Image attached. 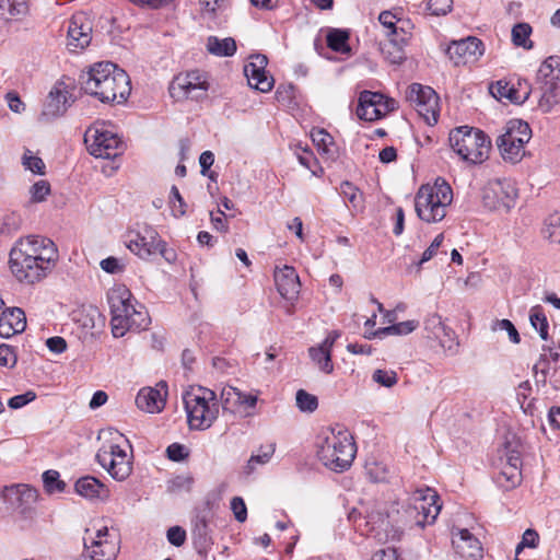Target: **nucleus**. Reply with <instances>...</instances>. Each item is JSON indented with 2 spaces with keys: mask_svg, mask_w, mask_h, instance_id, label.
Here are the masks:
<instances>
[{
  "mask_svg": "<svg viewBox=\"0 0 560 560\" xmlns=\"http://www.w3.org/2000/svg\"><path fill=\"white\" fill-rule=\"evenodd\" d=\"M439 494L425 487L415 490L401 503H395L389 510L374 506L365 516L368 534L377 541L386 542L398 539L404 527H420L432 525L441 512Z\"/></svg>",
  "mask_w": 560,
  "mask_h": 560,
  "instance_id": "f257e3e1",
  "label": "nucleus"
},
{
  "mask_svg": "<svg viewBox=\"0 0 560 560\" xmlns=\"http://www.w3.org/2000/svg\"><path fill=\"white\" fill-rule=\"evenodd\" d=\"M58 249L55 243L40 235L20 237L9 254V266L15 279L34 284L45 279L56 267Z\"/></svg>",
  "mask_w": 560,
  "mask_h": 560,
  "instance_id": "f03ea898",
  "label": "nucleus"
},
{
  "mask_svg": "<svg viewBox=\"0 0 560 560\" xmlns=\"http://www.w3.org/2000/svg\"><path fill=\"white\" fill-rule=\"evenodd\" d=\"M82 90L103 103L125 102L130 94V79L115 63L97 62L82 75Z\"/></svg>",
  "mask_w": 560,
  "mask_h": 560,
  "instance_id": "7ed1b4c3",
  "label": "nucleus"
},
{
  "mask_svg": "<svg viewBox=\"0 0 560 560\" xmlns=\"http://www.w3.org/2000/svg\"><path fill=\"white\" fill-rule=\"evenodd\" d=\"M110 310L112 332L115 338L124 337L129 330H142L150 324L145 307L138 303L124 284H115L107 292Z\"/></svg>",
  "mask_w": 560,
  "mask_h": 560,
  "instance_id": "20e7f679",
  "label": "nucleus"
},
{
  "mask_svg": "<svg viewBox=\"0 0 560 560\" xmlns=\"http://www.w3.org/2000/svg\"><path fill=\"white\" fill-rule=\"evenodd\" d=\"M316 447L319 462L332 471L347 470L357 454L352 435L341 428L324 430L318 435Z\"/></svg>",
  "mask_w": 560,
  "mask_h": 560,
  "instance_id": "39448f33",
  "label": "nucleus"
},
{
  "mask_svg": "<svg viewBox=\"0 0 560 560\" xmlns=\"http://www.w3.org/2000/svg\"><path fill=\"white\" fill-rule=\"evenodd\" d=\"M182 398L190 430H208L219 418L220 404L214 390L203 386H190L183 393Z\"/></svg>",
  "mask_w": 560,
  "mask_h": 560,
  "instance_id": "423d86ee",
  "label": "nucleus"
},
{
  "mask_svg": "<svg viewBox=\"0 0 560 560\" xmlns=\"http://www.w3.org/2000/svg\"><path fill=\"white\" fill-rule=\"evenodd\" d=\"M107 434L96 453V460L115 480H126L132 472L131 445L118 431Z\"/></svg>",
  "mask_w": 560,
  "mask_h": 560,
  "instance_id": "0eeeda50",
  "label": "nucleus"
},
{
  "mask_svg": "<svg viewBox=\"0 0 560 560\" xmlns=\"http://www.w3.org/2000/svg\"><path fill=\"white\" fill-rule=\"evenodd\" d=\"M453 200V190L443 179L422 185L415 196V209L420 220L427 223L442 221Z\"/></svg>",
  "mask_w": 560,
  "mask_h": 560,
  "instance_id": "6e6552de",
  "label": "nucleus"
},
{
  "mask_svg": "<svg viewBox=\"0 0 560 560\" xmlns=\"http://www.w3.org/2000/svg\"><path fill=\"white\" fill-rule=\"evenodd\" d=\"M450 144L453 151L469 164H481L489 158L491 141L481 130L460 126L450 132Z\"/></svg>",
  "mask_w": 560,
  "mask_h": 560,
  "instance_id": "1a4fd4ad",
  "label": "nucleus"
},
{
  "mask_svg": "<svg viewBox=\"0 0 560 560\" xmlns=\"http://www.w3.org/2000/svg\"><path fill=\"white\" fill-rule=\"evenodd\" d=\"M89 153L100 159H115L122 154L125 144L106 121H96L84 133Z\"/></svg>",
  "mask_w": 560,
  "mask_h": 560,
  "instance_id": "9d476101",
  "label": "nucleus"
},
{
  "mask_svg": "<svg viewBox=\"0 0 560 560\" xmlns=\"http://www.w3.org/2000/svg\"><path fill=\"white\" fill-rule=\"evenodd\" d=\"M532 138L529 125L520 119H512L505 126V131L497 139V145L504 161L520 162L525 154V144Z\"/></svg>",
  "mask_w": 560,
  "mask_h": 560,
  "instance_id": "9b49d317",
  "label": "nucleus"
},
{
  "mask_svg": "<svg viewBox=\"0 0 560 560\" xmlns=\"http://www.w3.org/2000/svg\"><path fill=\"white\" fill-rule=\"evenodd\" d=\"M85 534L84 546L91 560L116 559L120 549V541L114 529L101 526L93 529L88 528Z\"/></svg>",
  "mask_w": 560,
  "mask_h": 560,
  "instance_id": "f8f14e48",
  "label": "nucleus"
},
{
  "mask_svg": "<svg viewBox=\"0 0 560 560\" xmlns=\"http://www.w3.org/2000/svg\"><path fill=\"white\" fill-rule=\"evenodd\" d=\"M517 188L510 178L489 180L482 191L483 206L498 212H509L516 202Z\"/></svg>",
  "mask_w": 560,
  "mask_h": 560,
  "instance_id": "ddd939ff",
  "label": "nucleus"
},
{
  "mask_svg": "<svg viewBox=\"0 0 560 560\" xmlns=\"http://www.w3.org/2000/svg\"><path fill=\"white\" fill-rule=\"evenodd\" d=\"M75 81L70 77H62L51 88L42 110L47 120L62 116L75 100Z\"/></svg>",
  "mask_w": 560,
  "mask_h": 560,
  "instance_id": "4468645a",
  "label": "nucleus"
},
{
  "mask_svg": "<svg viewBox=\"0 0 560 560\" xmlns=\"http://www.w3.org/2000/svg\"><path fill=\"white\" fill-rule=\"evenodd\" d=\"M207 75L198 70L177 74L170 85V94L175 101H199L207 96Z\"/></svg>",
  "mask_w": 560,
  "mask_h": 560,
  "instance_id": "2eb2a0df",
  "label": "nucleus"
},
{
  "mask_svg": "<svg viewBox=\"0 0 560 560\" xmlns=\"http://www.w3.org/2000/svg\"><path fill=\"white\" fill-rule=\"evenodd\" d=\"M406 100L428 125L438 122L439 96L432 88L412 83L407 89Z\"/></svg>",
  "mask_w": 560,
  "mask_h": 560,
  "instance_id": "dca6fc26",
  "label": "nucleus"
},
{
  "mask_svg": "<svg viewBox=\"0 0 560 560\" xmlns=\"http://www.w3.org/2000/svg\"><path fill=\"white\" fill-rule=\"evenodd\" d=\"M126 246L141 259H148L158 254L159 246H162V238L153 226L141 224L127 233Z\"/></svg>",
  "mask_w": 560,
  "mask_h": 560,
  "instance_id": "f3484780",
  "label": "nucleus"
},
{
  "mask_svg": "<svg viewBox=\"0 0 560 560\" xmlns=\"http://www.w3.org/2000/svg\"><path fill=\"white\" fill-rule=\"evenodd\" d=\"M396 108V102L382 93L363 91L359 97L357 115L360 119L374 121L383 118Z\"/></svg>",
  "mask_w": 560,
  "mask_h": 560,
  "instance_id": "a211bd4d",
  "label": "nucleus"
},
{
  "mask_svg": "<svg viewBox=\"0 0 560 560\" xmlns=\"http://www.w3.org/2000/svg\"><path fill=\"white\" fill-rule=\"evenodd\" d=\"M92 21L83 12L71 16L67 26V46L71 51H80L88 47L92 39Z\"/></svg>",
  "mask_w": 560,
  "mask_h": 560,
  "instance_id": "6ab92c4d",
  "label": "nucleus"
},
{
  "mask_svg": "<svg viewBox=\"0 0 560 560\" xmlns=\"http://www.w3.org/2000/svg\"><path fill=\"white\" fill-rule=\"evenodd\" d=\"M268 59L264 55H254L244 66V74L248 85L261 93H267L273 88V78L268 74L266 67Z\"/></svg>",
  "mask_w": 560,
  "mask_h": 560,
  "instance_id": "aec40b11",
  "label": "nucleus"
},
{
  "mask_svg": "<svg viewBox=\"0 0 560 560\" xmlns=\"http://www.w3.org/2000/svg\"><path fill=\"white\" fill-rule=\"evenodd\" d=\"M37 499L36 489L28 485H12L4 487L0 491V510H14L26 508L33 504Z\"/></svg>",
  "mask_w": 560,
  "mask_h": 560,
  "instance_id": "412c9836",
  "label": "nucleus"
},
{
  "mask_svg": "<svg viewBox=\"0 0 560 560\" xmlns=\"http://www.w3.org/2000/svg\"><path fill=\"white\" fill-rule=\"evenodd\" d=\"M483 52V43L472 36L454 42L447 48V55L456 66L476 62Z\"/></svg>",
  "mask_w": 560,
  "mask_h": 560,
  "instance_id": "4be33fe9",
  "label": "nucleus"
},
{
  "mask_svg": "<svg viewBox=\"0 0 560 560\" xmlns=\"http://www.w3.org/2000/svg\"><path fill=\"white\" fill-rule=\"evenodd\" d=\"M532 93V85L526 79L516 78L510 81H498L494 95L514 104H523Z\"/></svg>",
  "mask_w": 560,
  "mask_h": 560,
  "instance_id": "5701e85b",
  "label": "nucleus"
},
{
  "mask_svg": "<svg viewBox=\"0 0 560 560\" xmlns=\"http://www.w3.org/2000/svg\"><path fill=\"white\" fill-rule=\"evenodd\" d=\"M166 385L160 383L156 387H145L139 390L136 397L137 407L149 413L161 412L166 402Z\"/></svg>",
  "mask_w": 560,
  "mask_h": 560,
  "instance_id": "b1692460",
  "label": "nucleus"
},
{
  "mask_svg": "<svg viewBox=\"0 0 560 560\" xmlns=\"http://www.w3.org/2000/svg\"><path fill=\"white\" fill-rule=\"evenodd\" d=\"M275 282L278 292L288 301H294L300 293V278L295 269L284 265L275 270Z\"/></svg>",
  "mask_w": 560,
  "mask_h": 560,
  "instance_id": "393cba45",
  "label": "nucleus"
},
{
  "mask_svg": "<svg viewBox=\"0 0 560 560\" xmlns=\"http://www.w3.org/2000/svg\"><path fill=\"white\" fill-rule=\"evenodd\" d=\"M452 545L456 552L463 558L478 559L482 556L480 541L468 529H453Z\"/></svg>",
  "mask_w": 560,
  "mask_h": 560,
  "instance_id": "a878e982",
  "label": "nucleus"
},
{
  "mask_svg": "<svg viewBox=\"0 0 560 560\" xmlns=\"http://www.w3.org/2000/svg\"><path fill=\"white\" fill-rule=\"evenodd\" d=\"M26 327L25 314L21 308H5L0 312V336L10 338Z\"/></svg>",
  "mask_w": 560,
  "mask_h": 560,
  "instance_id": "bb28decb",
  "label": "nucleus"
},
{
  "mask_svg": "<svg viewBox=\"0 0 560 560\" xmlns=\"http://www.w3.org/2000/svg\"><path fill=\"white\" fill-rule=\"evenodd\" d=\"M409 38L410 33L405 27H400L398 36L387 37L382 51L390 63L399 65L406 59L405 47Z\"/></svg>",
  "mask_w": 560,
  "mask_h": 560,
  "instance_id": "cd10ccee",
  "label": "nucleus"
},
{
  "mask_svg": "<svg viewBox=\"0 0 560 560\" xmlns=\"http://www.w3.org/2000/svg\"><path fill=\"white\" fill-rule=\"evenodd\" d=\"M537 81L547 89L560 88V57L550 56L540 65Z\"/></svg>",
  "mask_w": 560,
  "mask_h": 560,
  "instance_id": "c85d7f7f",
  "label": "nucleus"
},
{
  "mask_svg": "<svg viewBox=\"0 0 560 560\" xmlns=\"http://www.w3.org/2000/svg\"><path fill=\"white\" fill-rule=\"evenodd\" d=\"M75 491L86 499H106L108 498V489L96 478L85 476L75 482Z\"/></svg>",
  "mask_w": 560,
  "mask_h": 560,
  "instance_id": "c756f323",
  "label": "nucleus"
},
{
  "mask_svg": "<svg viewBox=\"0 0 560 560\" xmlns=\"http://www.w3.org/2000/svg\"><path fill=\"white\" fill-rule=\"evenodd\" d=\"M311 138L319 154L328 160H335L338 149L330 133L323 128H314L311 131Z\"/></svg>",
  "mask_w": 560,
  "mask_h": 560,
  "instance_id": "7c9ffc66",
  "label": "nucleus"
},
{
  "mask_svg": "<svg viewBox=\"0 0 560 560\" xmlns=\"http://www.w3.org/2000/svg\"><path fill=\"white\" fill-rule=\"evenodd\" d=\"M520 464V458L515 457L514 464H505L501 471L497 475L495 481L502 489L511 490L521 483L522 474Z\"/></svg>",
  "mask_w": 560,
  "mask_h": 560,
  "instance_id": "2f4dec72",
  "label": "nucleus"
},
{
  "mask_svg": "<svg viewBox=\"0 0 560 560\" xmlns=\"http://www.w3.org/2000/svg\"><path fill=\"white\" fill-rule=\"evenodd\" d=\"M427 328L432 329L434 336L440 340L443 348L451 350L455 342V332L444 325L439 315H433L427 320Z\"/></svg>",
  "mask_w": 560,
  "mask_h": 560,
  "instance_id": "473e14b6",
  "label": "nucleus"
},
{
  "mask_svg": "<svg viewBox=\"0 0 560 560\" xmlns=\"http://www.w3.org/2000/svg\"><path fill=\"white\" fill-rule=\"evenodd\" d=\"M419 326V322L415 319L405 320L395 325H390L387 327L378 328L370 332L366 337L371 338H383L389 335H408L416 330Z\"/></svg>",
  "mask_w": 560,
  "mask_h": 560,
  "instance_id": "72a5a7b5",
  "label": "nucleus"
},
{
  "mask_svg": "<svg viewBox=\"0 0 560 560\" xmlns=\"http://www.w3.org/2000/svg\"><path fill=\"white\" fill-rule=\"evenodd\" d=\"M308 353L312 361L318 366L320 371L326 374H330L334 371L331 349L320 343L317 347L310 348Z\"/></svg>",
  "mask_w": 560,
  "mask_h": 560,
  "instance_id": "f704fd0d",
  "label": "nucleus"
},
{
  "mask_svg": "<svg viewBox=\"0 0 560 560\" xmlns=\"http://www.w3.org/2000/svg\"><path fill=\"white\" fill-rule=\"evenodd\" d=\"M339 194L345 201L355 211L360 212L364 208L363 194L350 182H342L339 186Z\"/></svg>",
  "mask_w": 560,
  "mask_h": 560,
  "instance_id": "c9c22d12",
  "label": "nucleus"
},
{
  "mask_svg": "<svg viewBox=\"0 0 560 560\" xmlns=\"http://www.w3.org/2000/svg\"><path fill=\"white\" fill-rule=\"evenodd\" d=\"M207 49L215 56H233L236 51V44L231 37L220 39L215 36H210L207 42Z\"/></svg>",
  "mask_w": 560,
  "mask_h": 560,
  "instance_id": "e433bc0d",
  "label": "nucleus"
},
{
  "mask_svg": "<svg viewBox=\"0 0 560 560\" xmlns=\"http://www.w3.org/2000/svg\"><path fill=\"white\" fill-rule=\"evenodd\" d=\"M328 47L340 54H347L350 51L349 46V32L340 28H331L328 31L326 36Z\"/></svg>",
  "mask_w": 560,
  "mask_h": 560,
  "instance_id": "4c0bfd02",
  "label": "nucleus"
},
{
  "mask_svg": "<svg viewBox=\"0 0 560 560\" xmlns=\"http://www.w3.org/2000/svg\"><path fill=\"white\" fill-rule=\"evenodd\" d=\"M27 0H0V18L11 20L27 13Z\"/></svg>",
  "mask_w": 560,
  "mask_h": 560,
  "instance_id": "58836bf2",
  "label": "nucleus"
},
{
  "mask_svg": "<svg viewBox=\"0 0 560 560\" xmlns=\"http://www.w3.org/2000/svg\"><path fill=\"white\" fill-rule=\"evenodd\" d=\"M275 445L269 444L267 446H261L256 454H253L247 464L244 467V472L246 475L253 474L258 466L266 465L270 462L271 457L275 454Z\"/></svg>",
  "mask_w": 560,
  "mask_h": 560,
  "instance_id": "ea45409f",
  "label": "nucleus"
},
{
  "mask_svg": "<svg viewBox=\"0 0 560 560\" xmlns=\"http://www.w3.org/2000/svg\"><path fill=\"white\" fill-rule=\"evenodd\" d=\"M21 164L25 171H30L34 175H45L46 164L37 153L30 149H25L21 156Z\"/></svg>",
  "mask_w": 560,
  "mask_h": 560,
  "instance_id": "a19ab883",
  "label": "nucleus"
},
{
  "mask_svg": "<svg viewBox=\"0 0 560 560\" xmlns=\"http://www.w3.org/2000/svg\"><path fill=\"white\" fill-rule=\"evenodd\" d=\"M378 21L382 24V26L386 30V37L398 36L400 27H405L404 25L408 24L407 22L397 19L396 15L389 11L382 12L378 16Z\"/></svg>",
  "mask_w": 560,
  "mask_h": 560,
  "instance_id": "79ce46f5",
  "label": "nucleus"
},
{
  "mask_svg": "<svg viewBox=\"0 0 560 560\" xmlns=\"http://www.w3.org/2000/svg\"><path fill=\"white\" fill-rule=\"evenodd\" d=\"M530 34L532 27L529 24L518 23L512 28V42L515 46L530 49L533 48V43L529 39Z\"/></svg>",
  "mask_w": 560,
  "mask_h": 560,
  "instance_id": "37998d69",
  "label": "nucleus"
},
{
  "mask_svg": "<svg viewBox=\"0 0 560 560\" xmlns=\"http://www.w3.org/2000/svg\"><path fill=\"white\" fill-rule=\"evenodd\" d=\"M529 322L532 326L539 331L542 339L548 337V320L544 308L540 305L533 306L529 311Z\"/></svg>",
  "mask_w": 560,
  "mask_h": 560,
  "instance_id": "c03bdc74",
  "label": "nucleus"
},
{
  "mask_svg": "<svg viewBox=\"0 0 560 560\" xmlns=\"http://www.w3.org/2000/svg\"><path fill=\"white\" fill-rule=\"evenodd\" d=\"M544 235L550 242L560 244V212H555L546 219Z\"/></svg>",
  "mask_w": 560,
  "mask_h": 560,
  "instance_id": "a18cd8bd",
  "label": "nucleus"
},
{
  "mask_svg": "<svg viewBox=\"0 0 560 560\" xmlns=\"http://www.w3.org/2000/svg\"><path fill=\"white\" fill-rule=\"evenodd\" d=\"M365 474L373 482H384L389 477V470L383 463L375 460L368 462L365 465Z\"/></svg>",
  "mask_w": 560,
  "mask_h": 560,
  "instance_id": "49530a36",
  "label": "nucleus"
},
{
  "mask_svg": "<svg viewBox=\"0 0 560 560\" xmlns=\"http://www.w3.org/2000/svg\"><path fill=\"white\" fill-rule=\"evenodd\" d=\"M50 184L45 179L35 182L28 189L30 200L34 203H39L46 200L50 195Z\"/></svg>",
  "mask_w": 560,
  "mask_h": 560,
  "instance_id": "de8ad7c7",
  "label": "nucleus"
},
{
  "mask_svg": "<svg viewBox=\"0 0 560 560\" xmlns=\"http://www.w3.org/2000/svg\"><path fill=\"white\" fill-rule=\"evenodd\" d=\"M168 203H170L172 214L175 218H180L186 214L187 203L185 202L184 198L182 197L178 188L174 185L171 187Z\"/></svg>",
  "mask_w": 560,
  "mask_h": 560,
  "instance_id": "09e8293b",
  "label": "nucleus"
},
{
  "mask_svg": "<svg viewBox=\"0 0 560 560\" xmlns=\"http://www.w3.org/2000/svg\"><path fill=\"white\" fill-rule=\"evenodd\" d=\"M43 482L48 493L62 492L66 483L60 480V475L56 470H47L43 474Z\"/></svg>",
  "mask_w": 560,
  "mask_h": 560,
  "instance_id": "8fccbe9b",
  "label": "nucleus"
},
{
  "mask_svg": "<svg viewBox=\"0 0 560 560\" xmlns=\"http://www.w3.org/2000/svg\"><path fill=\"white\" fill-rule=\"evenodd\" d=\"M21 215L16 212L5 213L0 218V234H12L21 226Z\"/></svg>",
  "mask_w": 560,
  "mask_h": 560,
  "instance_id": "3c124183",
  "label": "nucleus"
},
{
  "mask_svg": "<svg viewBox=\"0 0 560 560\" xmlns=\"http://www.w3.org/2000/svg\"><path fill=\"white\" fill-rule=\"evenodd\" d=\"M491 330H504L505 332H508L509 339L512 343L517 345L521 341V337L517 329L509 319H495L491 325Z\"/></svg>",
  "mask_w": 560,
  "mask_h": 560,
  "instance_id": "603ef678",
  "label": "nucleus"
},
{
  "mask_svg": "<svg viewBox=\"0 0 560 560\" xmlns=\"http://www.w3.org/2000/svg\"><path fill=\"white\" fill-rule=\"evenodd\" d=\"M372 380L381 386L390 388L398 382L397 373L392 370L377 369L372 374Z\"/></svg>",
  "mask_w": 560,
  "mask_h": 560,
  "instance_id": "864d4df0",
  "label": "nucleus"
},
{
  "mask_svg": "<svg viewBox=\"0 0 560 560\" xmlns=\"http://www.w3.org/2000/svg\"><path fill=\"white\" fill-rule=\"evenodd\" d=\"M296 406L303 412H313L317 408L318 401L316 396L300 389L296 393Z\"/></svg>",
  "mask_w": 560,
  "mask_h": 560,
  "instance_id": "5fc2aeb1",
  "label": "nucleus"
},
{
  "mask_svg": "<svg viewBox=\"0 0 560 560\" xmlns=\"http://www.w3.org/2000/svg\"><path fill=\"white\" fill-rule=\"evenodd\" d=\"M540 89L542 93L538 106L544 113H549L559 103L556 93L558 89H547L544 86H540Z\"/></svg>",
  "mask_w": 560,
  "mask_h": 560,
  "instance_id": "6e6d98bb",
  "label": "nucleus"
},
{
  "mask_svg": "<svg viewBox=\"0 0 560 560\" xmlns=\"http://www.w3.org/2000/svg\"><path fill=\"white\" fill-rule=\"evenodd\" d=\"M453 8V0H429L427 3V9L430 11L432 15H445Z\"/></svg>",
  "mask_w": 560,
  "mask_h": 560,
  "instance_id": "4d7b16f0",
  "label": "nucleus"
},
{
  "mask_svg": "<svg viewBox=\"0 0 560 560\" xmlns=\"http://www.w3.org/2000/svg\"><path fill=\"white\" fill-rule=\"evenodd\" d=\"M539 541V536L534 529H526L522 536V540L516 546V553L518 555L524 548H536Z\"/></svg>",
  "mask_w": 560,
  "mask_h": 560,
  "instance_id": "13d9d810",
  "label": "nucleus"
},
{
  "mask_svg": "<svg viewBox=\"0 0 560 560\" xmlns=\"http://www.w3.org/2000/svg\"><path fill=\"white\" fill-rule=\"evenodd\" d=\"M101 268L110 275L121 273L125 270V264L116 257H107L100 262Z\"/></svg>",
  "mask_w": 560,
  "mask_h": 560,
  "instance_id": "bf43d9fd",
  "label": "nucleus"
},
{
  "mask_svg": "<svg viewBox=\"0 0 560 560\" xmlns=\"http://www.w3.org/2000/svg\"><path fill=\"white\" fill-rule=\"evenodd\" d=\"M444 242V235L441 233L434 237L430 246L423 252L421 259L419 260L418 265L421 266L422 264L431 260L441 248L442 244Z\"/></svg>",
  "mask_w": 560,
  "mask_h": 560,
  "instance_id": "052dcab7",
  "label": "nucleus"
},
{
  "mask_svg": "<svg viewBox=\"0 0 560 560\" xmlns=\"http://www.w3.org/2000/svg\"><path fill=\"white\" fill-rule=\"evenodd\" d=\"M186 530L180 526H172L166 532L168 542L175 547H180L186 541Z\"/></svg>",
  "mask_w": 560,
  "mask_h": 560,
  "instance_id": "680f3d73",
  "label": "nucleus"
},
{
  "mask_svg": "<svg viewBox=\"0 0 560 560\" xmlns=\"http://www.w3.org/2000/svg\"><path fill=\"white\" fill-rule=\"evenodd\" d=\"M230 506L237 522L244 523L247 520V508L241 497L232 498Z\"/></svg>",
  "mask_w": 560,
  "mask_h": 560,
  "instance_id": "e2e57ef3",
  "label": "nucleus"
},
{
  "mask_svg": "<svg viewBox=\"0 0 560 560\" xmlns=\"http://www.w3.org/2000/svg\"><path fill=\"white\" fill-rule=\"evenodd\" d=\"M36 398V394L33 390H28L24 394L16 395L11 397L8 401V405L12 409H20L27 404L32 402Z\"/></svg>",
  "mask_w": 560,
  "mask_h": 560,
  "instance_id": "0e129e2a",
  "label": "nucleus"
},
{
  "mask_svg": "<svg viewBox=\"0 0 560 560\" xmlns=\"http://www.w3.org/2000/svg\"><path fill=\"white\" fill-rule=\"evenodd\" d=\"M166 453H167L168 458L174 462H182L185 458H187L189 455L186 446L178 444V443L171 444L167 447Z\"/></svg>",
  "mask_w": 560,
  "mask_h": 560,
  "instance_id": "69168bd1",
  "label": "nucleus"
},
{
  "mask_svg": "<svg viewBox=\"0 0 560 560\" xmlns=\"http://www.w3.org/2000/svg\"><path fill=\"white\" fill-rule=\"evenodd\" d=\"M203 14L214 15L225 7L226 0H199Z\"/></svg>",
  "mask_w": 560,
  "mask_h": 560,
  "instance_id": "338daca9",
  "label": "nucleus"
},
{
  "mask_svg": "<svg viewBox=\"0 0 560 560\" xmlns=\"http://www.w3.org/2000/svg\"><path fill=\"white\" fill-rule=\"evenodd\" d=\"M16 363V355L13 349L8 345L0 346V365L13 366Z\"/></svg>",
  "mask_w": 560,
  "mask_h": 560,
  "instance_id": "774afa93",
  "label": "nucleus"
}]
</instances>
